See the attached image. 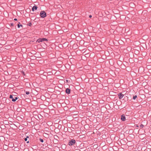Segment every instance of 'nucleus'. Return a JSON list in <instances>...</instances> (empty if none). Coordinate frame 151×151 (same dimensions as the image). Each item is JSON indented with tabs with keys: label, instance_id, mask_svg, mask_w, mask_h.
I'll return each instance as SVG.
<instances>
[{
	"label": "nucleus",
	"instance_id": "obj_1",
	"mask_svg": "<svg viewBox=\"0 0 151 151\" xmlns=\"http://www.w3.org/2000/svg\"><path fill=\"white\" fill-rule=\"evenodd\" d=\"M40 15L41 17L43 18L46 16V14L44 11H43L40 12Z\"/></svg>",
	"mask_w": 151,
	"mask_h": 151
},
{
	"label": "nucleus",
	"instance_id": "obj_2",
	"mask_svg": "<svg viewBox=\"0 0 151 151\" xmlns=\"http://www.w3.org/2000/svg\"><path fill=\"white\" fill-rule=\"evenodd\" d=\"M10 99H12V101H15L18 99V98L15 96H12L10 95Z\"/></svg>",
	"mask_w": 151,
	"mask_h": 151
},
{
	"label": "nucleus",
	"instance_id": "obj_3",
	"mask_svg": "<svg viewBox=\"0 0 151 151\" xmlns=\"http://www.w3.org/2000/svg\"><path fill=\"white\" fill-rule=\"evenodd\" d=\"M75 142V141L74 140L72 139L69 142V145H72L74 144Z\"/></svg>",
	"mask_w": 151,
	"mask_h": 151
},
{
	"label": "nucleus",
	"instance_id": "obj_4",
	"mask_svg": "<svg viewBox=\"0 0 151 151\" xmlns=\"http://www.w3.org/2000/svg\"><path fill=\"white\" fill-rule=\"evenodd\" d=\"M119 98L120 99H122L124 96V95L122 93H120L118 94Z\"/></svg>",
	"mask_w": 151,
	"mask_h": 151
},
{
	"label": "nucleus",
	"instance_id": "obj_5",
	"mask_svg": "<svg viewBox=\"0 0 151 151\" xmlns=\"http://www.w3.org/2000/svg\"><path fill=\"white\" fill-rule=\"evenodd\" d=\"M121 119L123 121H124L125 120V117L124 116L122 115L121 116Z\"/></svg>",
	"mask_w": 151,
	"mask_h": 151
},
{
	"label": "nucleus",
	"instance_id": "obj_6",
	"mask_svg": "<svg viewBox=\"0 0 151 151\" xmlns=\"http://www.w3.org/2000/svg\"><path fill=\"white\" fill-rule=\"evenodd\" d=\"M37 6H35L33 7L32 8V10L33 11H34V10H37Z\"/></svg>",
	"mask_w": 151,
	"mask_h": 151
},
{
	"label": "nucleus",
	"instance_id": "obj_7",
	"mask_svg": "<svg viewBox=\"0 0 151 151\" xmlns=\"http://www.w3.org/2000/svg\"><path fill=\"white\" fill-rule=\"evenodd\" d=\"M65 92L69 94L70 93V90L68 88H67L65 90Z\"/></svg>",
	"mask_w": 151,
	"mask_h": 151
},
{
	"label": "nucleus",
	"instance_id": "obj_8",
	"mask_svg": "<svg viewBox=\"0 0 151 151\" xmlns=\"http://www.w3.org/2000/svg\"><path fill=\"white\" fill-rule=\"evenodd\" d=\"M37 42H38L39 43L40 42H42V39L40 38L37 40Z\"/></svg>",
	"mask_w": 151,
	"mask_h": 151
},
{
	"label": "nucleus",
	"instance_id": "obj_9",
	"mask_svg": "<svg viewBox=\"0 0 151 151\" xmlns=\"http://www.w3.org/2000/svg\"><path fill=\"white\" fill-rule=\"evenodd\" d=\"M42 42H43L45 41H47V39L46 38H42Z\"/></svg>",
	"mask_w": 151,
	"mask_h": 151
},
{
	"label": "nucleus",
	"instance_id": "obj_10",
	"mask_svg": "<svg viewBox=\"0 0 151 151\" xmlns=\"http://www.w3.org/2000/svg\"><path fill=\"white\" fill-rule=\"evenodd\" d=\"M137 98V96L135 95V96H134L133 97V99H135Z\"/></svg>",
	"mask_w": 151,
	"mask_h": 151
},
{
	"label": "nucleus",
	"instance_id": "obj_11",
	"mask_svg": "<svg viewBox=\"0 0 151 151\" xmlns=\"http://www.w3.org/2000/svg\"><path fill=\"white\" fill-rule=\"evenodd\" d=\"M144 126L142 124H141L140 125V127L141 128H142Z\"/></svg>",
	"mask_w": 151,
	"mask_h": 151
},
{
	"label": "nucleus",
	"instance_id": "obj_12",
	"mask_svg": "<svg viewBox=\"0 0 151 151\" xmlns=\"http://www.w3.org/2000/svg\"><path fill=\"white\" fill-rule=\"evenodd\" d=\"M26 94H29V91H26Z\"/></svg>",
	"mask_w": 151,
	"mask_h": 151
},
{
	"label": "nucleus",
	"instance_id": "obj_13",
	"mask_svg": "<svg viewBox=\"0 0 151 151\" xmlns=\"http://www.w3.org/2000/svg\"><path fill=\"white\" fill-rule=\"evenodd\" d=\"M40 141L41 142H43V139H40Z\"/></svg>",
	"mask_w": 151,
	"mask_h": 151
},
{
	"label": "nucleus",
	"instance_id": "obj_14",
	"mask_svg": "<svg viewBox=\"0 0 151 151\" xmlns=\"http://www.w3.org/2000/svg\"><path fill=\"white\" fill-rule=\"evenodd\" d=\"M27 138H28V137H27V138H25L24 139V140L25 141H27Z\"/></svg>",
	"mask_w": 151,
	"mask_h": 151
},
{
	"label": "nucleus",
	"instance_id": "obj_15",
	"mask_svg": "<svg viewBox=\"0 0 151 151\" xmlns=\"http://www.w3.org/2000/svg\"><path fill=\"white\" fill-rule=\"evenodd\" d=\"M17 26L18 28H19L20 27V25H19V24H18L17 25Z\"/></svg>",
	"mask_w": 151,
	"mask_h": 151
},
{
	"label": "nucleus",
	"instance_id": "obj_16",
	"mask_svg": "<svg viewBox=\"0 0 151 151\" xmlns=\"http://www.w3.org/2000/svg\"><path fill=\"white\" fill-rule=\"evenodd\" d=\"M89 17L90 18H91V17H92V16H91V15H90L89 16Z\"/></svg>",
	"mask_w": 151,
	"mask_h": 151
},
{
	"label": "nucleus",
	"instance_id": "obj_17",
	"mask_svg": "<svg viewBox=\"0 0 151 151\" xmlns=\"http://www.w3.org/2000/svg\"><path fill=\"white\" fill-rule=\"evenodd\" d=\"M11 25L12 26H13V23L11 24Z\"/></svg>",
	"mask_w": 151,
	"mask_h": 151
},
{
	"label": "nucleus",
	"instance_id": "obj_18",
	"mask_svg": "<svg viewBox=\"0 0 151 151\" xmlns=\"http://www.w3.org/2000/svg\"><path fill=\"white\" fill-rule=\"evenodd\" d=\"M20 26L22 27H23V26L22 25H20Z\"/></svg>",
	"mask_w": 151,
	"mask_h": 151
},
{
	"label": "nucleus",
	"instance_id": "obj_19",
	"mask_svg": "<svg viewBox=\"0 0 151 151\" xmlns=\"http://www.w3.org/2000/svg\"><path fill=\"white\" fill-rule=\"evenodd\" d=\"M14 20H15V21H16V20H17V19H14Z\"/></svg>",
	"mask_w": 151,
	"mask_h": 151
},
{
	"label": "nucleus",
	"instance_id": "obj_20",
	"mask_svg": "<svg viewBox=\"0 0 151 151\" xmlns=\"http://www.w3.org/2000/svg\"><path fill=\"white\" fill-rule=\"evenodd\" d=\"M6 147V145H5L4 146V148H6V147Z\"/></svg>",
	"mask_w": 151,
	"mask_h": 151
},
{
	"label": "nucleus",
	"instance_id": "obj_21",
	"mask_svg": "<svg viewBox=\"0 0 151 151\" xmlns=\"http://www.w3.org/2000/svg\"><path fill=\"white\" fill-rule=\"evenodd\" d=\"M28 142H29V141L27 142V143H28Z\"/></svg>",
	"mask_w": 151,
	"mask_h": 151
}]
</instances>
